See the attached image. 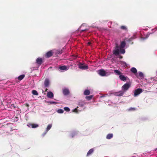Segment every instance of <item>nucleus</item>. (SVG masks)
Segmentation results:
<instances>
[{
  "instance_id": "obj_15",
  "label": "nucleus",
  "mask_w": 157,
  "mask_h": 157,
  "mask_svg": "<svg viewBox=\"0 0 157 157\" xmlns=\"http://www.w3.org/2000/svg\"><path fill=\"white\" fill-rule=\"evenodd\" d=\"M114 71L115 74L117 75H119V76H120L121 74H123L120 71L117 70H114Z\"/></svg>"
},
{
  "instance_id": "obj_28",
  "label": "nucleus",
  "mask_w": 157,
  "mask_h": 157,
  "mask_svg": "<svg viewBox=\"0 0 157 157\" xmlns=\"http://www.w3.org/2000/svg\"><path fill=\"white\" fill-rule=\"evenodd\" d=\"M57 112L58 113H63L64 111L63 109H59L57 110Z\"/></svg>"
},
{
  "instance_id": "obj_27",
  "label": "nucleus",
  "mask_w": 157,
  "mask_h": 157,
  "mask_svg": "<svg viewBox=\"0 0 157 157\" xmlns=\"http://www.w3.org/2000/svg\"><path fill=\"white\" fill-rule=\"evenodd\" d=\"M39 125L37 124H32V128H35L38 127Z\"/></svg>"
},
{
  "instance_id": "obj_21",
  "label": "nucleus",
  "mask_w": 157,
  "mask_h": 157,
  "mask_svg": "<svg viewBox=\"0 0 157 157\" xmlns=\"http://www.w3.org/2000/svg\"><path fill=\"white\" fill-rule=\"evenodd\" d=\"M113 137V135L112 134H109L107 136L106 138L108 139H110L112 138Z\"/></svg>"
},
{
  "instance_id": "obj_8",
  "label": "nucleus",
  "mask_w": 157,
  "mask_h": 157,
  "mask_svg": "<svg viewBox=\"0 0 157 157\" xmlns=\"http://www.w3.org/2000/svg\"><path fill=\"white\" fill-rule=\"evenodd\" d=\"M53 54L52 52V51H48L47 52L45 55L46 57L48 58L50 57H51Z\"/></svg>"
},
{
  "instance_id": "obj_37",
  "label": "nucleus",
  "mask_w": 157,
  "mask_h": 157,
  "mask_svg": "<svg viewBox=\"0 0 157 157\" xmlns=\"http://www.w3.org/2000/svg\"><path fill=\"white\" fill-rule=\"evenodd\" d=\"M133 39V38H132V37H131V38L129 39L128 40V41H131L132 40V39Z\"/></svg>"
},
{
  "instance_id": "obj_7",
  "label": "nucleus",
  "mask_w": 157,
  "mask_h": 157,
  "mask_svg": "<svg viewBox=\"0 0 157 157\" xmlns=\"http://www.w3.org/2000/svg\"><path fill=\"white\" fill-rule=\"evenodd\" d=\"M42 62L43 60L41 58H38L36 59V63L39 65H41Z\"/></svg>"
},
{
  "instance_id": "obj_17",
  "label": "nucleus",
  "mask_w": 157,
  "mask_h": 157,
  "mask_svg": "<svg viewBox=\"0 0 157 157\" xmlns=\"http://www.w3.org/2000/svg\"><path fill=\"white\" fill-rule=\"evenodd\" d=\"M130 70L132 73H133L134 74H137V70L135 68L132 67L131 69Z\"/></svg>"
},
{
  "instance_id": "obj_6",
  "label": "nucleus",
  "mask_w": 157,
  "mask_h": 157,
  "mask_svg": "<svg viewBox=\"0 0 157 157\" xmlns=\"http://www.w3.org/2000/svg\"><path fill=\"white\" fill-rule=\"evenodd\" d=\"M63 93L64 95H67L70 93L69 90L68 89H64L63 90Z\"/></svg>"
},
{
  "instance_id": "obj_5",
  "label": "nucleus",
  "mask_w": 157,
  "mask_h": 157,
  "mask_svg": "<svg viewBox=\"0 0 157 157\" xmlns=\"http://www.w3.org/2000/svg\"><path fill=\"white\" fill-rule=\"evenodd\" d=\"M98 74L101 76H105L106 75V72L103 69H101L98 71Z\"/></svg>"
},
{
  "instance_id": "obj_30",
  "label": "nucleus",
  "mask_w": 157,
  "mask_h": 157,
  "mask_svg": "<svg viewBox=\"0 0 157 157\" xmlns=\"http://www.w3.org/2000/svg\"><path fill=\"white\" fill-rule=\"evenodd\" d=\"M64 109L65 110L67 111H70V109L68 107H65L64 108Z\"/></svg>"
},
{
  "instance_id": "obj_36",
  "label": "nucleus",
  "mask_w": 157,
  "mask_h": 157,
  "mask_svg": "<svg viewBox=\"0 0 157 157\" xmlns=\"http://www.w3.org/2000/svg\"><path fill=\"white\" fill-rule=\"evenodd\" d=\"M91 44V42H88L87 44L89 45H90V44Z\"/></svg>"
},
{
  "instance_id": "obj_42",
  "label": "nucleus",
  "mask_w": 157,
  "mask_h": 157,
  "mask_svg": "<svg viewBox=\"0 0 157 157\" xmlns=\"http://www.w3.org/2000/svg\"><path fill=\"white\" fill-rule=\"evenodd\" d=\"M124 63L125 64H126V63H125L124 62Z\"/></svg>"
},
{
  "instance_id": "obj_3",
  "label": "nucleus",
  "mask_w": 157,
  "mask_h": 157,
  "mask_svg": "<svg viewBox=\"0 0 157 157\" xmlns=\"http://www.w3.org/2000/svg\"><path fill=\"white\" fill-rule=\"evenodd\" d=\"M78 66L79 68L81 69L85 70L87 69L88 68V66L85 65L84 64H82L81 63H80L79 64H78Z\"/></svg>"
},
{
  "instance_id": "obj_41",
  "label": "nucleus",
  "mask_w": 157,
  "mask_h": 157,
  "mask_svg": "<svg viewBox=\"0 0 157 157\" xmlns=\"http://www.w3.org/2000/svg\"><path fill=\"white\" fill-rule=\"evenodd\" d=\"M104 97V96H101V98H102V97Z\"/></svg>"
},
{
  "instance_id": "obj_18",
  "label": "nucleus",
  "mask_w": 157,
  "mask_h": 157,
  "mask_svg": "<svg viewBox=\"0 0 157 157\" xmlns=\"http://www.w3.org/2000/svg\"><path fill=\"white\" fill-rule=\"evenodd\" d=\"M90 91L88 90H86L84 92V94L85 95H88L90 94Z\"/></svg>"
},
{
  "instance_id": "obj_9",
  "label": "nucleus",
  "mask_w": 157,
  "mask_h": 157,
  "mask_svg": "<svg viewBox=\"0 0 157 157\" xmlns=\"http://www.w3.org/2000/svg\"><path fill=\"white\" fill-rule=\"evenodd\" d=\"M49 85V80L47 78H46L44 82V85L45 87H48Z\"/></svg>"
},
{
  "instance_id": "obj_35",
  "label": "nucleus",
  "mask_w": 157,
  "mask_h": 157,
  "mask_svg": "<svg viewBox=\"0 0 157 157\" xmlns=\"http://www.w3.org/2000/svg\"><path fill=\"white\" fill-rule=\"evenodd\" d=\"M47 132H46V130L45 132L43 134V136H44V135L46 134Z\"/></svg>"
},
{
  "instance_id": "obj_43",
  "label": "nucleus",
  "mask_w": 157,
  "mask_h": 157,
  "mask_svg": "<svg viewBox=\"0 0 157 157\" xmlns=\"http://www.w3.org/2000/svg\"><path fill=\"white\" fill-rule=\"evenodd\" d=\"M155 150H157V148L155 149Z\"/></svg>"
},
{
  "instance_id": "obj_1",
  "label": "nucleus",
  "mask_w": 157,
  "mask_h": 157,
  "mask_svg": "<svg viewBox=\"0 0 157 157\" xmlns=\"http://www.w3.org/2000/svg\"><path fill=\"white\" fill-rule=\"evenodd\" d=\"M126 45L124 41L121 42L120 46H119L117 44H116L115 49L113 51V53L116 56L119 55V48H124Z\"/></svg>"
},
{
  "instance_id": "obj_24",
  "label": "nucleus",
  "mask_w": 157,
  "mask_h": 157,
  "mask_svg": "<svg viewBox=\"0 0 157 157\" xmlns=\"http://www.w3.org/2000/svg\"><path fill=\"white\" fill-rule=\"evenodd\" d=\"M52 127V124H48L46 128V132H47L49 130L50 128H51Z\"/></svg>"
},
{
  "instance_id": "obj_39",
  "label": "nucleus",
  "mask_w": 157,
  "mask_h": 157,
  "mask_svg": "<svg viewBox=\"0 0 157 157\" xmlns=\"http://www.w3.org/2000/svg\"><path fill=\"white\" fill-rule=\"evenodd\" d=\"M26 106L28 107H29V104H26Z\"/></svg>"
},
{
  "instance_id": "obj_20",
  "label": "nucleus",
  "mask_w": 157,
  "mask_h": 157,
  "mask_svg": "<svg viewBox=\"0 0 157 157\" xmlns=\"http://www.w3.org/2000/svg\"><path fill=\"white\" fill-rule=\"evenodd\" d=\"M59 68L61 70H67V67L65 66H63L59 67Z\"/></svg>"
},
{
  "instance_id": "obj_19",
  "label": "nucleus",
  "mask_w": 157,
  "mask_h": 157,
  "mask_svg": "<svg viewBox=\"0 0 157 157\" xmlns=\"http://www.w3.org/2000/svg\"><path fill=\"white\" fill-rule=\"evenodd\" d=\"M25 75H22L19 76L17 78L18 80L21 81L25 77Z\"/></svg>"
},
{
  "instance_id": "obj_22",
  "label": "nucleus",
  "mask_w": 157,
  "mask_h": 157,
  "mask_svg": "<svg viewBox=\"0 0 157 157\" xmlns=\"http://www.w3.org/2000/svg\"><path fill=\"white\" fill-rule=\"evenodd\" d=\"M137 77L138 78L139 77L140 78H142L144 77L143 73L141 72H138V75H137Z\"/></svg>"
},
{
  "instance_id": "obj_26",
  "label": "nucleus",
  "mask_w": 157,
  "mask_h": 157,
  "mask_svg": "<svg viewBox=\"0 0 157 157\" xmlns=\"http://www.w3.org/2000/svg\"><path fill=\"white\" fill-rule=\"evenodd\" d=\"M93 95H90L86 97V98L88 100H90L93 98Z\"/></svg>"
},
{
  "instance_id": "obj_16",
  "label": "nucleus",
  "mask_w": 157,
  "mask_h": 157,
  "mask_svg": "<svg viewBox=\"0 0 157 157\" xmlns=\"http://www.w3.org/2000/svg\"><path fill=\"white\" fill-rule=\"evenodd\" d=\"M94 151V148H91L90 149L86 155L88 156L91 155Z\"/></svg>"
},
{
  "instance_id": "obj_25",
  "label": "nucleus",
  "mask_w": 157,
  "mask_h": 157,
  "mask_svg": "<svg viewBox=\"0 0 157 157\" xmlns=\"http://www.w3.org/2000/svg\"><path fill=\"white\" fill-rule=\"evenodd\" d=\"M32 93L33 95H38V94L37 92L35 90H33L32 91Z\"/></svg>"
},
{
  "instance_id": "obj_31",
  "label": "nucleus",
  "mask_w": 157,
  "mask_h": 157,
  "mask_svg": "<svg viewBox=\"0 0 157 157\" xmlns=\"http://www.w3.org/2000/svg\"><path fill=\"white\" fill-rule=\"evenodd\" d=\"M136 110V108H131L129 109V111H131V110L134 111V110Z\"/></svg>"
},
{
  "instance_id": "obj_10",
  "label": "nucleus",
  "mask_w": 157,
  "mask_h": 157,
  "mask_svg": "<svg viewBox=\"0 0 157 157\" xmlns=\"http://www.w3.org/2000/svg\"><path fill=\"white\" fill-rule=\"evenodd\" d=\"M124 94V92L122 91H120L115 93V95L117 96H122Z\"/></svg>"
},
{
  "instance_id": "obj_14",
  "label": "nucleus",
  "mask_w": 157,
  "mask_h": 157,
  "mask_svg": "<svg viewBox=\"0 0 157 157\" xmlns=\"http://www.w3.org/2000/svg\"><path fill=\"white\" fill-rule=\"evenodd\" d=\"M47 96L48 98H53L54 95L52 92H50L47 93Z\"/></svg>"
},
{
  "instance_id": "obj_40",
  "label": "nucleus",
  "mask_w": 157,
  "mask_h": 157,
  "mask_svg": "<svg viewBox=\"0 0 157 157\" xmlns=\"http://www.w3.org/2000/svg\"><path fill=\"white\" fill-rule=\"evenodd\" d=\"M47 90H48V89L46 88V90H45V91H46Z\"/></svg>"
},
{
  "instance_id": "obj_4",
  "label": "nucleus",
  "mask_w": 157,
  "mask_h": 157,
  "mask_svg": "<svg viewBox=\"0 0 157 157\" xmlns=\"http://www.w3.org/2000/svg\"><path fill=\"white\" fill-rule=\"evenodd\" d=\"M142 92V89L140 88H138L135 90L134 92V96L136 97Z\"/></svg>"
},
{
  "instance_id": "obj_29",
  "label": "nucleus",
  "mask_w": 157,
  "mask_h": 157,
  "mask_svg": "<svg viewBox=\"0 0 157 157\" xmlns=\"http://www.w3.org/2000/svg\"><path fill=\"white\" fill-rule=\"evenodd\" d=\"M121 29L123 30H126L127 29L126 26H122L121 27Z\"/></svg>"
},
{
  "instance_id": "obj_2",
  "label": "nucleus",
  "mask_w": 157,
  "mask_h": 157,
  "mask_svg": "<svg viewBox=\"0 0 157 157\" xmlns=\"http://www.w3.org/2000/svg\"><path fill=\"white\" fill-rule=\"evenodd\" d=\"M131 86V84L129 83H127L125 84L122 86V90L124 92L127 90Z\"/></svg>"
},
{
  "instance_id": "obj_23",
  "label": "nucleus",
  "mask_w": 157,
  "mask_h": 157,
  "mask_svg": "<svg viewBox=\"0 0 157 157\" xmlns=\"http://www.w3.org/2000/svg\"><path fill=\"white\" fill-rule=\"evenodd\" d=\"M124 48H119V50H120V51H119V52H120L121 54H124L125 53V50L124 49H123Z\"/></svg>"
},
{
  "instance_id": "obj_34",
  "label": "nucleus",
  "mask_w": 157,
  "mask_h": 157,
  "mask_svg": "<svg viewBox=\"0 0 157 157\" xmlns=\"http://www.w3.org/2000/svg\"><path fill=\"white\" fill-rule=\"evenodd\" d=\"M118 57L119 59H121L123 58V57L121 55H119Z\"/></svg>"
},
{
  "instance_id": "obj_38",
  "label": "nucleus",
  "mask_w": 157,
  "mask_h": 157,
  "mask_svg": "<svg viewBox=\"0 0 157 157\" xmlns=\"http://www.w3.org/2000/svg\"><path fill=\"white\" fill-rule=\"evenodd\" d=\"M86 30H87L86 29H84V30H81V32H84V31H86Z\"/></svg>"
},
{
  "instance_id": "obj_11",
  "label": "nucleus",
  "mask_w": 157,
  "mask_h": 157,
  "mask_svg": "<svg viewBox=\"0 0 157 157\" xmlns=\"http://www.w3.org/2000/svg\"><path fill=\"white\" fill-rule=\"evenodd\" d=\"M119 78L122 81H125L127 79L126 78L124 75H123L122 74L119 76Z\"/></svg>"
},
{
  "instance_id": "obj_32",
  "label": "nucleus",
  "mask_w": 157,
  "mask_h": 157,
  "mask_svg": "<svg viewBox=\"0 0 157 157\" xmlns=\"http://www.w3.org/2000/svg\"><path fill=\"white\" fill-rule=\"evenodd\" d=\"M32 124L29 123L27 124V125L29 127L31 126L32 127Z\"/></svg>"
},
{
  "instance_id": "obj_33",
  "label": "nucleus",
  "mask_w": 157,
  "mask_h": 157,
  "mask_svg": "<svg viewBox=\"0 0 157 157\" xmlns=\"http://www.w3.org/2000/svg\"><path fill=\"white\" fill-rule=\"evenodd\" d=\"M73 112L77 113L78 112V109L77 108H75L73 110Z\"/></svg>"
},
{
  "instance_id": "obj_13",
  "label": "nucleus",
  "mask_w": 157,
  "mask_h": 157,
  "mask_svg": "<svg viewBox=\"0 0 157 157\" xmlns=\"http://www.w3.org/2000/svg\"><path fill=\"white\" fill-rule=\"evenodd\" d=\"M64 48H63L61 50H56V54H61L63 52V50Z\"/></svg>"
},
{
  "instance_id": "obj_12",
  "label": "nucleus",
  "mask_w": 157,
  "mask_h": 157,
  "mask_svg": "<svg viewBox=\"0 0 157 157\" xmlns=\"http://www.w3.org/2000/svg\"><path fill=\"white\" fill-rule=\"evenodd\" d=\"M85 104V102L82 100H80L78 102V105L81 107H82Z\"/></svg>"
}]
</instances>
